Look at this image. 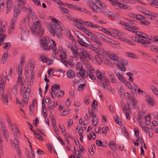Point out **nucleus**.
Returning a JSON list of instances; mask_svg holds the SVG:
<instances>
[{
    "instance_id": "5fc2aeb1",
    "label": "nucleus",
    "mask_w": 158,
    "mask_h": 158,
    "mask_svg": "<svg viewBox=\"0 0 158 158\" xmlns=\"http://www.w3.org/2000/svg\"><path fill=\"white\" fill-rule=\"evenodd\" d=\"M1 102L5 106H7L8 104V99H1Z\"/></svg>"
},
{
    "instance_id": "4468645a",
    "label": "nucleus",
    "mask_w": 158,
    "mask_h": 158,
    "mask_svg": "<svg viewBox=\"0 0 158 158\" xmlns=\"http://www.w3.org/2000/svg\"><path fill=\"white\" fill-rule=\"evenodd\" d=\"M28 100H24L23 99H16V102L17 104L21 105V107H23L25 106H27V104Z\"/></svg>"
},
{
    "instance_id": "4c0bfd02",
    "label": "nucleus",
    "mask_w": 158,
    "mask_h": 158,
    "mask_svg": "<svg viewBox=\"0 0 158 158\" xmlns=\"http://www.w3.org/2000/svg\"><path fill=\"white\" fill-rule=\"evenodd\" d=\"M86 87L85 84H80L79 85L78 87V90L80 91H82V90L84 89V88Z\"/></svg>"
},
{
    "instance_id": "aec40b11",
    "label": "nucleus",
    "mask_w": 158,
    "mask_h": 158,
    "mask_svg": "<svg viewBox=\"0 0 158 158\" xmlns=\"http://www.w3.org/2000/svg\"><path fill=\"white\" fill-rule=\"evenodd\" d=\"M91 39L96 43V44H95V45H97L99 46H102V44L101 43L100 41L97 39L94 36H92Z\"/></svg>"
},
{
    "instance_id": "de8ad7c7",
    "label": "nucleus",
    "mask_w": 158,
    "mask_h": 158,
    "mask_svg": "<svg viewBox=\"0 0 158 158\" xmlns=\"http://www.w3.org/2000/svg\"><path fill=\"white\" fill-rule=\"evenodd\" d=\"M6 119L9 126H10V127L13 128V124L12 123L11 120L10 119L9 117L8 116H7Z\"/></svg>"
},
{
    "instance_id": "f8f14e48",
    "label": "nucleus",
    "mask_w": 158,
    "mask_h": 158,
    "mask_svg": "<svg viewBox=\"0 0 158 158\" xmlns=\"http://www.w3.org/2000/svg\"><path fill=\"white\" fill-rule=\"evenodd\" d=\"M85 70L82 68L80 70L79 73L77 74V76L78 77L81 76L83 78H85L87 77L88 74H86Z\"/></svg>"
},
{
    "instance_id": "4be33fe9",
    "label": "nucleus",
    "mask_w": 158,
    "mask_h": 158,
    "mask_svg": "<svg viewBox=\"0 0 158 158\" xmlns=\"http://www.w3.org/2000/svg\"><path fill=\"white\" fill-rule=\"evenodd\" d=\"M8 52L6 53L5 52L2 56L1 60V63L2 64H4L6 63L7 58Z\"/></svg>"
},
{
    "instance_id": "c85d7f7f",
    "label": "nucleus",
    "mask_w": 158,
    "mask_h": 158,
    "mask_svg": "<svg viewBox=\"0 0 158 158\" xmlns=\"http://www.w3.org/2000/svg\"><path fill=\"white\" fill-rule=\"evenodd\" d=\"M80 56V58L81 60H82V61H81V62H82L83 61L84 63L85 64H87V65H89V61H87L85 59L86 58L83 55L82 56Z\"/></svg>"
},
{
    "instance_id": "423d86ee",
    "label": "nucleus",
    "mask_w": 158,
    "mask_h": 158,
    "mask_svg": "<svg viewBox=\"0 0 158 158\" xmlns=\"http://www.w3.org/2000/svg\"><path fill=\"white\" fill-rule=\"evenodd\" d=\"M99 85L103 89H105L109 91L113 90L111 87L109 85L110 82L106 77L100 81H98Z\"/></svg>"
},
{
    "instance_id": "dca6fc26",
    "label": "nucleus",
    "mask_w": 158,
    "mask_h": 158,
    "mask_svg": "<svg viewBox=\"0 0 158 158\" xmlns=\"http://www.w3.org/2000/svg\"><path fill=\"white\" fill-rule=\"evenodd\" d=\"M21 7L19 6H15L14 8V17L16 18L20 13Z\"/></svg>"
},
{
    "instance_id": "7ed1b4c3",
    "label": "nucleus",
    "mask_w": 158,
    "mask_h": 158,
    "mask_svg": "<svg viewBox=\"0 0 158 158\" xmlns=\"http://www.w3.org/2000/svg\"><path fill=\"white\" fill-rule=\"evenodd\" d=\"M52 43H50L49 39L48 37H44L41 40V45L43 47H47L45 49L48 50L52 49L54 52L56 49V44L54 41L52 40Z\"/></svg>"
},
{
    "instance_id": "680f3d73",
    "label": "nucleus",
    "mask_w": 158,
    "mask_h": 158,
    "mask_svg": "<svg viewBox=\"0 0 158 158\" xmlns=\"http://www.w3.org/2000/svg\"><path fill=\"white\" fill-rule=\"evenodd\" d=\"M130 112V109H129L128 110V111L127 112H126L125 113V115L126 117V118L128 119H130V116L129 113Z\"/></svg>"
},
{
    "instance_id": "f03ea898",
    "label": "nucleus",
    "mask_w": 158,
    "mask_h": 158,
    "mask_svg": "<svg viewBox=\"0 0 158 158\" xmlns=\"http://www.w3.org/2000/svg\"><path fill=\"white\" fill-rule=\"evenodd\" d=\"M60 22L57 20L55 22V26L51 25L49 26V31L51 34L52 36H54L56 34L59 38H61L62 35L61 33V26Z\"/></svg>"
},
{
    "instance_id": "6e6d98bb",
    "label": "nucleus",
    "mask_w": 158,
    "mask_h": 158,
    "mask_svg": "<svg viewBox=\"0 0 158 158\" xmlns=\"http://www.w3.org/2000/svg\"><path fill=\"white\" fill-rule=\"evenodd\" d=\"M89 114L90 116V117H92L94 118H95L96 117V115L94 114L93 111L92 110H91L90 111H89Z\"/></svg>"
},
{
    "instance_id": "473e14b6",
    "label": "nucleus",
    "mask_w": 158,
    "mask_h": 158,
    "mask_svg": "<svg viewBox=\"0 0 158 158\" xmlns=\"http://www.w3.org/2000/svg\"><path fill=\"white\" fill-rule=\"evenodd\" d=\"M115 142L113 140H111L110 141V143H109V145L110 147V148H111L113 150H114L115 149Z\"/></svg>"
},
{
    "instance_id": "774afa93",
    "label": "nucleus",
    "mask_w": 158,
    "mask_h": 158,
    "mask_svg": "<svg viewBox=\"0 0 158 158\" xmlns=\"http://www.w3.org/2000/svg\"><path fill=\"white\" fill-rule=\"evenodd\" d=\"M34 106H30L29 107V110H30L29 114L31 115H32L34 112Z\"/></svg>"
},
{
    "instance_id": "13d9d810",
    "label": "nucleus",
    "mask_w": 158,
    "mask_h": 158,
    "mask_svg": "<svg viewBox=\"0 0 158 158\" xmlns=\"http://www.w3.org/2000/svg\"><path fill=\"white\" fill-rule=\"evenodd\" d=\"M86 44L88 45V46H87V47H89V48L92 49L94 51H95L97 50L96 47H95L93 45L89 44L88 43H87Z\"/></svg>"
},
{
    "instance_id": "1a4fd4ad",
    "label": "nucleus",
    "mask_w": 158,
    "mask_h": 158,
    "mask_svg": "<svg viewBox=\"0 0 158 158\" xmlns=\"http://www.w3.org/2000/svg\"><path fill=\"white\" fill-rule=\"evenodd\" d=\"M99 36L101 39L104 41L106 42L110 43H111L114 44H115L116 43V41H114L112 39L107 37L102 34H100L99 35Z\"/></svg>"
},
{
    "instance_id": "0eeeda50",
    "label": "nucleus",
    "mask_w": 158,
    "mask_h": 158,
    "mask_svg": "<svg viewBox=\"0 0 158 158\" xmlns=\"http://www.w3.org/2000/svg\"><path fill=\"white\" fill-rule=\"evenodd\" d=\"M75 34L79 39L77 40L78 43L82 46L87 47L86 42L88 41L87 37L81 33H79V35H77V33H75Z\"/></svg>"
},
{
    "instance_id": "58836bf2",
    "label": "nucleus",
    "mask_w": 158,
    "mask_h": 158,
    "mask_svg": "<svg viewBox=\"0 0 158 158\" xmlns=\"http://www.w3.org/2000/svg\"><path fill=\"white\" fill-rule=\"evenodd\" d=\"M145 18L144 16L140 15H137L136 16V19L139 20H144Z\"/></svg>"
},
{
    "instance_id": "79ce46f5",
    "label": "nucleus",
    "mask_w": 158,
    "mask_h": 158,
    "mask_svg": "<svg viewBox=\"0 0 158 158\" xmlns=\"http://www.w3.org/2000/svg\"><path fill=\"white\" fill-rule=\"evenodd\" d=\"M110 57L112 60L116 61L118 60L119 59L118 57L116 54L110 55Z\"/></svg>"
},
{
    "instance_id": "0e129e2a",
    "label": "nucleus",
    "mask_w": 158,
    "mask_h": 158,
    "mask_svg": "<svg viewBox=\"0 0 158 158\" xmlns=\"http://www.w3.org/2000/svg\"><path fill=\"white\" fill-rule=\"evenodd\" d=\"M18 2L19 4L22 6L25 5L26 2V0H18Z\"/></svg>"
},
{
    "instance_id": "9d476101",
    "label": "nucleus",
    "mask_w": 158,
    "mask_h": 158,
    "mask_svg": "<svg viewBox=\"0 0 158 158\" xmlns=\"http://www.w3.org/2000/svg\"><path fill=\"white\" fill-rule=\"evenodd\" d=\"M128 64V61H123L120 62H119L118 63L116 64L118 68L122 71H124L126 70V69L124 67V65L126 66Z\"/></svg>"
},
{
    "instance_id": "a19ab883",
    "label": "nucleus",
    "mask_w": 158,
    "mask_h": 158,
    "mask_svg": "<svg viewBox=\"0 0 158 158\" xmlns=\"http://www.w3.org/2000/svg\"><path fill=\"white\" fill-rule=\"evenodd\" d=\"M89 68L88 69L87 71L86 74H88V75L91 73L92 72H94V70H93V69L91 65H89Z\"/></svg>"
},
{
    "instance_id": "39448f33",
    "label": "nucleus",
    "mask_w": 158,
    "mask_h": 158,
    "mask_svg": "<svg viewBox=\"0 0 158 158\" xmlns=\"http://www.w3.org/2000/svg\"><path fill=\"white\" fill-rule=\"evenodd\" d=\"M31 30L34 32H36V35L39 36H42L44 34V29L42 27L40 21L38 20L36 21L33 24Z\"/></svg>"
},
{
    "instance_id": "2eb2a0df",
    "label": "nucleus",
    "mask_w": 158,
    "mask_h": 158,
    "mask_svg": "<svg viewBox=\"0 0 158 158\" xmlns=\"http://www.w3.org/2000/svg\"><path fill=\"white\" fill-rule=\"evenodd\" d=\"M127 102L128 108L129 109H130V106H132V107H135L137 103V102L135 99H127Z\"/></svg>"
},
{
    "instance_id": "b1692460",
    "label": "nucleus",
    "mask_w": 158,
    "mask_h": 158,
    "mask_svg": "<svg viewBox=\"0 0 158 158\" xmlns=\"http://www.w3.org/2000/svg\"><path fill=\"white\" fill-rule=\"evenodd\" d=\"M64 92L61 90L58 91L55 94V98H61L64 95Z\"/></svg>"
},
{
    "instance_id": "9b49d317",
    "label": "nucleus",
    "mask_w": 158,
    "mask_h": 158,
    "mask_svg": "<svg viewBox=\"0 0 158 158\" xmlns=\"http://www.w3.org/2000/svg\"><path fill=\"white\" fill-rule=\"evenodd\" d=\"M60 86L59 84H58L57 85H53L52 86L50 94L52 97L53 98H55V91H54V89L55 90H58L60 89Z\"/></svg>"
},
{
    "instance_id": "7c9ffc66",
    "label": "nucleus",
    "mask_w": 158,
    "mask_h": 158,
    "mask_svg": "<svg viewBox=\"0 0 158 158\" xmlns=\"http://www.w3.org/2000/svg\"><path fill=\"white\" fill-rule=\"evenodd\" d=\"M114 120L117 124L120 125L122 123L121 120L120 119L119 116L118 115H116V117H114Z\"/></svg>"
},
{
    "instance_id": "bb28decb",
    "label": "nucleus",
    "mask_w": 158,
    "mask_h": 158,
    "mask_svg": "<svg viewBox=\"0 0 158 158\" xmlns=\"http://www.w3.org/2000/svg\"><path fill=\"white\" fill-rule=\"evenodd\" d=\"M148 105L151 106H154L156 104V101L154 99H146Z\"/></svg>"
},
{
    "instance_id": "864d4df0",
    "label": "nucleus",
    "mask_w": 158,
    "mask_h": 158,
    "mask_svg": "<svg viewBox=\"0 0 158 158\" xmlns=\"http://www.w3.org/2000/svg\"><path fill=\"white\" fill-rule=\"evenodd\" d=\"M98 51L101 53L105 54L106 53H107L106 52L104 49L101 46L98 47Z\"/></svg>"
},
{
    "instance_id": "e433bc0d",
    "label": "nucleus",
    "mask_w": 158,
    "mask_h": 158,
    "mask_svg": "<svg viewBox=\"0 0 158 158\" xmlns=\"http://www.w3.org/2000/svg\"><path fill=\"white\" fill-rule=\"evenodd\" d=\"M127 56L129 57H130L131 58L134 57L135 58H137V56L135 55V54L132 52H128L127 53Z\"/></svg>"
},
{
    "instance_id": "f704fd0d",
    "label": "nucleus",
    "mask_w": 158,
    "mask_h": 158,
    "mask_svg": "<svg viewBox=\"0 0 158 158\" xmlns=\"http://www.w3.org/2000/svg\"><path fill=\"white\" fill-rule=\"evenodd\" d=\"M11 47V44L10 42L5 43L3 46V48L6 50L9 49Z\"/></svg>"
},
{
    "instance_id": "3c124183",
    "label": "nucleus",
    "mask_w": 158,
    "mask_h": 158,
    "mask_svg": "<svg viewBox=\"0 0 158 158\" xmlns=\"http://www.w3.org/2000/svg\"><path fill=\"white\" fill-rule=\"evenodd\" d=\"M98 106V102L97 101L94 100L93 101L92 105V107L93 108L95 109L97 108Z\"/></svg>"
},
{
    "instance_id": "72a5a7b5",
    "label": "nucleus",
    "mask_w": 158,
    "mask_h": 158,
    "mask_svg": "<svg viewBox=\"0 0 158 158\" xmlns=\"http://www.w3.org/2000/svg\"><path fill=\"white\" fill-rule=\"evenodd\" d=\"M151 50L154 52L158 53V48L155 45H152L150 47Z\"/></svg>"
},
{
    "instance_id": "052dcab7",
    "label": "nucleus",
    "mask_w": 158,
    "mask_h": 158,
    "mask_svg": "<svg viewBox=\"0 0 158 158\" xmlns=\"http://www.w3.org/2000/svg\"><path fill=\"white\" fill-rule=\"evenodd\" d=\"M18 85L17 84H16L13 86L12 88V89H13V90L14 92V94H15V93H17L18 90Z\"/></svg>"
},
{
    "instance_id": "ea45409f",
    "label": "nucleus",
    "mask_w": 158,
    "mask_h": 158,
    "mask_svg": "<svg viewBox=\"0 0 158 158\" xmlns=\"http://www.w3.org/2000/svg\"><path fill=\"white\" fill-rule=\"evenodd\" d=\"M83 31L84 32L85 34L87 35L88 36H92L93 33L90 32H89V31L86 30V28L85 27H84L83 28Z\"/></svg>"
},
{
    "instance_id": "f3484780",
    "label": "nucleus",
    "mask_w": 158,
    "mask_h": 158,
    "mask_svg": "<svg viewBox=\"0 0 158 158\" xmlns=\"http://www.w3.org/2000/svg\"><path fill=\"white\" fill-rule=\"evenodd\" d=\"M2 133L5 139L6 140L7 142L8 141V139L9 137V135L7 134V131L6 128L5 126L2 127Z\"/></svg>"
},
{
    "instance_id": "6ab92c4d",
    "label": "nucleus",
    "mask_w": 158,
    "mask_h": 158,
    "mask_svg": "<svg viewBox=\"0 0 158 158\" xmlns=\"http://www.w3.org/2000/svg\"><path fill=\"white\" fill-rule=\"evenodd\" d=\"M64 64L65 66L69 69H71L74 66V64L69 60H66Z\"/></svg>"
},
{
    "instance_id": "cd10ccee",
    "label": "nucleus",
    "mask_w": 158,
    "mask_h": 158,
    "mask_svg": "<svg viewBox=\"0 0 158 158\" xmlns=\"http://www.w3.org/2000/svg\"><path fill=\"white\" fill-rule=\"evenodd\" d=\"M96 143L98 146H102L103 147H106L107 145V143H102L101 141L99 140H97L96 141Z\"/></svg>"
},
{
    "instance_id": "c03bdc74",
    "label": "nucleus",
    "mask_w": 158,
    "mask_h": 158,
    "mask_svg": "<svg viewBox=\"0 0 158 158\" xmlns=\"http://www.w3.org/2000/svg\"><path fill=\"white\" fill-rule=\"evenodd\" d=\"M35 134L34 136H35L39 140H43V138L42 137V136L39 134H36L35 132H34Z\"/></svg>"
},
{
    "instance_id": "a211bd4d",
    "label": "nucleus",
    "mask_w": 158,
    "mask_h": 158,
    "mask_svg": "<svg viewBox=\"0 0 158 158\" xmlns=\"http://www.w3.org/2000/svg\"><path fill=\"white\" fill-rule=\"evenodd\" d=\"M13 6L12 2L8 0L6 3V13L7 14L12 9Z\"/></svg>"
},
{
    "instance_id": "393cba45",
    "label": "nucleus",
    "mask_w": 158,
    "mask_h": 158,
    "mask_svg": "<svg viewBox=\"0 0 158 158\" xmlns=\"http://www.w3.org/2000/svg\"><path fill=\"white\" fill-rule=\"evenodd\" d=\"M10 143L11 144V147L14 149H19V145L18 142H17V143H14L11 139H10ZM17 150L19 152V151L18 149Z\"/></svg>"
},
{
    "instance_id": "5701e85b",
    "label": "nucleus",
    "mask_w": 158,
    "mask_h": 158,
    "mask_svg": "<svg viewBox=\"0 0 158 158\" xmlns=\"http://www.w3.org/2000/svg\"><path fill=\"white\" fill-rule=\"evenodd\" d=\"M118 79L122 83H125L126 81V80L125 78L122 75H121L119 73H116Z\"/></svg>"
},
{
    "instance_id": "69168bd1",
    "label": "nucleus",
    "mask_w": 158,
    "mask_h": 158,
    "mask_svg": "<svg viewBox=\"0 0 158 158\" xmlns=\"http://www.w3.org/2000/svg\"><path fill=\"white\" fill-rule=\"evenodd\" d=\"M60 9L64 13L67 14L69 13V10L66 8L61 6L60 7Z\"/></svg>"
},
{
    "instance_id": "37998d69",
    "label": "nucleus",
    "mask_w": 158,
    "mask_h": 158,
    "mask_svg": "<svg viewBox=\"0 0 158 158\" xmlns=\"http://www.w3.org/2000/svg\"><path fill=\"white\" fill-rule=\"evenodd\" d=\"M140 140H142V141H143V139L140 137H138L135 141L133 143L135 146H138L139 145V143L138 142Z\"/></svg>"
},
{
    "instance_id": "a18cd8bd",
    "label": "nucleus",
    "mask_w": 158,
    "mask_h": 158,
    "mask_svg": "<svg viewBox=\"0 0 158 158\" xmlns=\"http://www.w3.org/2000/svg\"><path fill=\"white\" fill-rule=\"evenodd\" d=\"M14 135L15 140L17 142H18L19 137L20 135L19 133H15Z\"/></svg>"
},
{
    "instance_id": "8fccbe9b",
    "label": "nucleus",
    "mask_w": 158,
    "mask_h": 158,
    "mask_svg": "<svg viewBox=\"0 0 158 158\" xmlns=\"http://www.w3.org/2000/svg\"><path fill=\"white\" fill-rule=\"evenodd\" d=\"M76 48V49H75L74 48H73L72 50H71V52L74 56H77L78 55V51L76 49V47H75Z\"/></svg>"
},
{
    "instance_id": "ddd939ff",
    "label": "nucleus",
    "mask_w": 158,
    "mask_h": 158,
    "mask_svg": "<svg viewBox=\"0 0 158 158\" xmlns=\"http://www.w3.org/2000/svg\"><path fill=\"white\" fill-rule=\"evenodd\" d=\"M67 77L69 79L74 78L76 77L75 72L71 69H68L67 72Z\"/></svg>"
},
{
    "instance_id": "c9c22d12",
    "label": "nucleus",
    "mask_w": 158,
    "mask_h": 158,
    "mask_svg": "<svg viewBox=\"0 0 158 158\" xmlns=\"http://www.w3.org/2000/svg\"><path fill=\"white\" fill-rule=\"evenodd\" d=\"M60 56L61 58V62L64 63V62L65 61V60L67 58L65 53H64L63 55L60 54Z\"/></svg>"
},
{
    "instance_id": "412c9836",
    "label": "nucleus",
    "mask_w": 158,
    "mask_h": 158,
    "mask_svg": "<svg viewBox=\"0 0 158 158\" xmlns=\"http://www.w3.org/2000/svg\"><path fill=\"white\" fill-rule=\"evenodd\" d=\"M101 12L106 17H109L110 16H112L114 15L113 13L110 11H103L102 10H101Z\"/></svg>"
},
{
    "instance_id": "49530a36",
    "label": "nucleus",
    "mask_w": 158,
    "mask_h": 158,
    "mask_svg": "<svg viewBox=\"0 0 158 158\" xmlns=\"http://www.w3.org/2000/svg\"><path fill=\"white\" fill-rule=\"evenodd\" d=\"M25 60V56L24 55H22L21 57V59L20 60V64L21 65H19V66H22L23 64H24Z\"/></svg>"
},
{
    "instance_id": "c756f323",
    "label": "nucleus",
    "mask_w": 158,
    "mask_h": 158,
    "mask_svg": "<svg viewBox=\"0 0 158 158\" xmlns=\"http://www.w3.org/2000/svg\"><path fill=\"white\" fill-rule=\"evenodd\" d=\"M30 15H27L25 16L24 19L22 20V23H28L30 21Z\"/></svg>"
},
{
    "instance_id": "603ef678",
    "label": "nucleus",
    "mask_w": 158,
    "mask_h": 158,
    "mask_svg": "<svg viewBox=\"0 0 158 158\" xmlns=\"http://www.w3.org/2000/svg\"><path fill=\"white\" fill-rule=\"evenodd\" d=\"M34 76H35L34 73H33V72H32L31 73V77H30V82H29L30 84H31V82H32V83H33Z\"/></svg>"
},
{
    "instance_id": "4d7b16f0",
    "label": "nucleus",
    "mask_w": 158,
    "mask_h": 158,
    "mask_svg": "<svg viewBox=\"0 0 158 158\" xmlns=\"http://www.w3.org/2000/svg\"><path fill=\"white\" fill-rule=\"evenodd\" d=\"M101 31H104V32L106 33L107 34H109L110 35H112V33L110 32L107 29H105V28H102V29L100 30Z\"/></svg>"
},
{
    "instance_id": "6e6552de",
    "label": "nucleus",
    "mask_w": 158,
    "mask_h": 158,
    "mask_svg": "<svg viewBox=\"0 0 158 158\" xmlns=\"http://www.w3.org/2000/svg\"><path fill=\"white\" fill-rule=\"evenodd\" d=\"M7 76L3 74V77L2 76L0 77V92L3 93L4 89V86L5 85L6 82V77Z\"/></svg>"
},
{
    "instance_id": "f257e3e1",
    "label": "nucleus",
    "mask_w": 158,
    "mask_h": 158,
    "mask_svg": "<svg viewBox=\"0 0 158 158\" xmlns=\"http://www.w3.org/2000/svg\"><path fill=\"white\" fill-rule=\"evenodd\" d=\"M88 6L92 10L96 13H99L106 8L105 4L99 0H91Z\"/></svg>"
},
{
    "instance_id": "2f4dec72",
    "label": "nucleus",
    "mask_w": 158,
    "mask_h": 158,
    "mask_svg": "<svg viewBox=\"0 0 158 158\" xmlns=\"http://www.w3.org/2000/svg\"><path fill=\"white\" fill-rule=\"evenodd\" d=\"M56 106L55 105V102L53 101H52L49 103V106L48 107L49 109L52 110L53 108H55Z\"/></svg>"
},
{
    "instance_id": "e2e57ef3",
    "label": "nucleus",
    "mask_w": 158,
    "mask_h": 158,
    "mask_svg": "<svg viewBox=\"0 0 158 158\" xmlns=\"http://www.w3.org/2000/svg\"><path fill=\"white\" fill-rule=\"evenodd\" d=\"M124 83L125 85H126L128 88L131 89L132 86L131 85V84L127 81L126 80V81L125 83Z\"/></svg>"
},
{
    "instance_id": "bf43d9fd",
    "label": "nucleus",
    "mask_w": 158,
    "mask_h": 158,
    "mask_svg": "<svg viewBox=\"0 0 158 158\" xmlns=\"http://www.w3.org/2000/svg\"><path fill=\"white\" fill-rule=\"evenodd\" d=\"M139 115L141 116L142 118H143L145 116L146 114L144 110H142L141 111H139Z\"/></svg>"
},
{
    "instance_id": "20e7f679",
    "label": "nucleus",
    "mask_w": 158,
    "mask_h": 158,
    "mask_svg": "<svg viewBox=\"0 0 158 158\" xmlns=\"http://www.w3.org/2000/svg\"><path fill=\"white\" fill-rule=\"evenodd\" d=\"M7 27L6 21L3 20H0V46L3 44L4 40L7 38V35L5 34Z\"/></svg>"
},
{
    "instance_id": "09e8293b",
    "label": "nucleus",
    "mask_w": 158,
    "mask_h": 158,
    "mask_svg": "<svg viewBox=\"0 0 158 158\" xmlns=\"http://www.w3.org/2000/svg\"><path fill=\"white\" fill-rule=\"evenodd\" d=\"M74 9L75 10H80L83 12L85 10L83 8H81L80 7L77 6H74Z\"/></svg>"
},
{
    "instance_id": "338daca9",
    "label": "nucleus",
    "mask_w": 158,
    "mask_h": 158,
    "mask_svg": "<svg viewBox=\"0 0 158 158\" xmlns=\"http://www.w3.org/2000/svg\"><path fill=\"white\" fill-rule=\"evenodd\" d=\"M109 2L112 4L113 5L115 6V4H117L118 2L116 0H108Z\"/></svg>"
},
{
    "instance_id": "a878e982",
    "label": "nucleus",
    "mask_w": 158,
    "mask_h": 158,
    "mask_svg": "<svg viewBox=\"0 0 158 158\" xmlns=\"http://www.w3.org/2000/svg\"><path fill=\"white\" fill-rule=\"evenodd\" d=\"M138 32L139 33L138 34L136 33L135 35L139 37L144 38H147L148 37V35L140 31H139Z\"/></svg>"
}]
</instances>
